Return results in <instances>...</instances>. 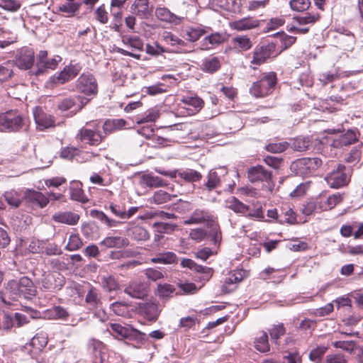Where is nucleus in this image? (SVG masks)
<instances>
[{
    "label": "nucleus",
    "instance_id": "nucleus-58",
    "mask_svg": "<svg viewBox=\"0 0 363 363\" xmlns=\"http://www.w3.org/2000/svg\"><path fill=\"white\" fill-rule=\"evenodd\" d=\"M359 133L357 130H348L340 138V144L342 145H350L358 140Z\"/></svg>",
    "mask_w": 363,
    "mask_h": 363
},
{
    "label": "nucleus",
    "instance_id": "nucleus-59",
    "mask_svg": "<svg viewBox=\"0 0 363 363\" xmlns=\"http://www.w3.org/2000/svg\"><path fill=\"white\" fill-rule=\"evenodd\" d=\"M162 38L167 44L171 46H184L186 44L184 40L171 32L164 31L162 35Z\"/></svg>",
    "mask_w": 363,
    "mask_h": 363
},
{
    "label": "nucleus",
    "instance_id": "nucleus-37",
    "mask_svg": "<svg viewBox=\"0 0 363 363\" xmlns=\"http://www.w3.org/2000/svg\"><path fill=\"white\" fill-rule=\"evenodd\" d=\"M177 177L179 176L182 179L187 182H197L202 179L200 172L192 169H177Z\"/></svg>",
    "mask_w": 363,
    "mask_h": 363
},
{
    "label": "nucleus",
    "instance_id": "nucleus-46",
    "mask_svg": "<svg viewBox=\"0 0 363 363\" xmlns=\"http://www.w3.org/2000/svg\"><path fill=\"white\" fill-rule=\"evenodd\" d=\"M223 36L216 33H213L210 35L206 36L201 44L202 50H209L213 48L214 45H218L223 42Z\"/></svg>",
    "mask_w": 363,
    "mask_h": 363
},
{
    "label": "nucleus",
    "instance_id": "nucleus-54",
    "mask_svg": "<svg viewBox=\"0 0 363 363\" xmlns=\"http://www.w3.org/2000/svg\"><path fill=\"white\" fill-rule=\"evenodd\" d=\"M61 60L62 57L59 55H55L52 58H48L38 69L37 74L43 73L47 69H55Z\"/></svg>",
    "mask_w": 363,
    "mask_h": 363
},
{
    "label": "nucleus",
    "instance_id": "nucleus-56",
    "mask_svg": "<svg viewBox=\"0 0 363 363\" xmlns=\"http://www.w3.org/2000/svg\"><path fill=\"white\" fill-rule=\"evenodd\" d=\"M328 347L326 346L320 345L317 346L315 348L313 349L309 354V359L315 363H320L323 359V357L328 351Z\"/></svg>",
    "mask_w": 363,
    "mask_h": 363
},
{
    "label": "nucleus",
    "instance_id": "nucleus-41",
    "mask_svg": "<svg viewBox=\"0 0 363 363\" xmlns=\"http://www.w3.org/2000/svg\"><path fill=\"white\" fill-rule=\"evenodd\" d=\"M275 35L276 39L274 40H277L278 45L280 44V50L278 49V50L280 51V52H281V50H286L291 47L296 42V37L286 35L284 32L277 33Z\"/></svg>",
    "mask_w": 363,
    "mask_h": 363
},
{
    "label": "nucleus",
    "instance_id": "nucleus-20",
    "mask_svg": "<svg viewBox=\"0 0 363 363\" xmlns=\"http://www.w3.org/2000/svg\"><path fill=\"white\" fill-rule=\"evenodd\" d=\"M62 279L63 277L60 274H58V277L55 278L52 274L44 273L38 280V284L41 288L48 291L60 289L64 284Z\"/></svg>",
    "mask_w": 363,
    "mask_h": 363
},
{
    "label": "nucleus",
    "instance_id": "nucleus-7",
    "mask_svg": "<svg viewBox=\"0 0 363 363\" xmlns=\"http://www.w3.org/2000/svg\"><path fill=\"white\" fill-rule=\"evenodd\" d=\"M87 350L92 358V363H116L111 359V353L100 340L92 338L87 342Z\"/></svg>",
    "mask_w": 363,
    "mask_h": 363
},
{
    "label": "nucleus",
    "instance_id": "nucleus-17",
    "mask_svg": "<svg viewBox=\"0 0 363 363\" xmlns=\"http://www.w3.org/2000/svg\"><path fill=\"white\" fill-rule=\"evenodd\" d=\"M33 113L37 128L39 130H43L46 128L55 126V121L54 117L45 112L42 107H35Z\"/></svg>",
    "mask_w": 363,
    "mask_h": 363
},
{
    "label": "nucleus",
    "instance_id": "nucleus-47",
    "mask_svg": "<svg viewBox=\"0 0 363 363\" xmlns=\"http://www.w3.org/2000/svg\"><path fill=\"white\" fill-rule=\"evenodd\" d=\"M227 207L235 213L245 215L249 211V206L240 202L235 197H232L227 201Z\"/></svg>",
    "mask_w": 363,
    "mask_h": 363
},
{
    "label": "nucleus",
    "instance_id": "nucleus-57",
    "mask_svg": "<svg viewBox=\"0 0 363 363\" xmlns=\"http://www.w3.org/2000/svg\"><path fill=\"white\" fill-rule=\"evenodd\" d=\"M145 184L149 187L157 188L167 185V182L161 177L147 174L143 177Z\"/></svg>",
    "mask_w": 363,
    "mask_h": 363
},
{
    "label": "nucleus",
    "instance_id": "nucleus-51",
    "mask_svg": "<svg viewBox=\"0 0 363 363\" xmlns=\"http://www.w3.org/2000/svg\"><path fill=\"white\" fill-rule=\"evenodd\" d=\"M160 111L157 108H152L147 110L143 116L138 118L137 123L145 124L149 122H155L160 117Z\"/></svg>",
    "mask_w": 363,
    "mask_h": 363
},
{
    "label": "nucleus",
    "instance_id": "nucleus-36",
    "mask_svg": "<svg viewBox=\"0 0 363 363\" xmlns=\"http://www.w3.org/2000/svg\"><path fill=\"white\" fill-rule=\"evenodd\" d=\"M128 240L126 238L120 236L106 237L101 242V245L107 247H124L128 245Z\"/></svg>",
    "mask_w": 363,
    "mask_h": 363
},
{
    "label": "nucleus",
    "instance_id": "nucleus-15",
    "mask_svg": "<svg viewBox=\"0 0 363 363\" xmlns=\"http://www.w3.org/2000/svg\"><path fill=\"white\" fill-rule=\"evenodd\" d=\"M207 223L208 225L214 222L213 216L207 209L196 208L184 220V225L201 224Z\"/></svg>",
    "mask_w": 363,
    "mask_h": 363
},
{
    "label": "nucleus",
    "instance_id": "nucleus-52",
    "mask_svg": "<svg viewBox=\"0 0 363 363\" xmlns=\"http://www.w3.org/2000/svg\"><path fill=\"white\" fill-rule=\"evenodd\" d=\"M205 30L199 27H191L184 30V38L190 42H196L204 33Z\"/></svg>",
    "mask_w": 363,
    "mask_h": 363
},
{
    "label": "nucleus",
    "instance_id": "nucleus-23",
    "mask_svg": "<svg viewBox=\"0 0 363 363\" xmlns=\"http://www.w3.org/2000/svg\"><path fill=\"white\" fill-rule=\"evenodd\" d=\"M211 6L215 9H223L237 13L240 10L241 0H212Z\"/></svg>",
    "mask_w": 363,
    "mask_h": 363
},
{
    "label": "nucleus",
    "instance_id": "nucleus-21",
    "mask_svg": "<svg viewBox=\"0 0 363 363\" xmlns=\"http://www.w3.org/2000/svg\"><path fill=\"white\" fill-rule=\"evenodd\" d=\"M247 176L251 182H269L272 178L271 172L262 165H257L249 169Z\"/></svg>",
    "mask_w": 363,
    "mask_h": 363
},
{
    "label": "nucleus",
    "instance_id": "nucleus-5",
    "mask_svg": "<svg viewBox=\"0 0 363 363\" xmlns=\"http://www.w3.org/2000/svg\"><path fill=\"white\" fill-rule=\"evenodd\" d=\"M322 160L318 157H303L294 161L290 169L297 176L308 177L322 165Z\"/></svg>",
    "mask_w": 363,
    "mask_h": 363
},
{
    "label": "nucleus",
    "instance_id": "nucleus-63",
    "mask_svg": "<svg viewBox=\"0 0 363 363\" xmlns=\"http://www.w3.org/2000/svg\"><path fill=\"white\" fill-rule=\"evenodd\" d=\"M289 5L293 11L302 12L310 7L311 1L310 0H291Z\"/></svg>",
    "mask_w": 363,
    "mask_h": 363
},
{
    "label": "nucleus",
    "instance_id": "nucleus-6",
    "mask_svg": "<svg viewBox=\"0 0 363 363\" xmlns=\"http://www.w3.org/2000/svg\"><path fill=\"white\" fill-rule=\"evenodd\" d=\"M77 139L79 141L89 145H98L105 138V135L99 128V123H87L86 127H84L79 130L77 135Z\"/></svg>",
    "mask_w": 363,
    "mask_h": 363
},
{
    "label": "nucleus",
    "instance_id": "nucleus-53",
    "mask_svg": "<svg viewBox=\"0 0 363 363\" xmlns=\"http://www.w3.org/2000/svg\"><path fill=\"white\" fill-rule=\"evenodd\" d=\"M62 253L61 248L54 242L43 240L42 254L48 256L60 255Z\"/></svg>",
    "mask_w": 363,
    "mask_h": 363
},
{
    "label": "nucleus",
    "instance_id": "nucleus-42",
    "mask_svg": "<svg viewBox=\"0 0 363 363\" xmlns=\"http://www.w3.org/2000/svg\"><path fill=\"white\" fill-rule=\"evenodd\" d=\"M90 215L92 218L97 219L109 228L116 227L120 223V222L108 217L104 212L98 210H91Z\"/></svg>",
    "mask_w": 363,
    "mask_h": 363
},
{
    "label": "nucleus",
    "instance_id": "nucleus-62",
    "mask_svg": "<svg viewBox=\"0 0 363 363\" xmlns=\"http://www.w3.org/2000/svg\"><path fill=\"white\" fill-rule=\"evenodd\" d=\"M153 228H155V230L160 234L162 233H172L175 228H177V225L169 223H158L155 222L152 225Z\"/></svg>",
    "mask_w": 363,
    "mask_h": 363
},
{
    "label": "nucleus",
    "instance_id": "nucleus-40",
    "mask_svg": "<svg viewBox=\"0 0 363 363\" xmlns=\"http://www.w3.org/2000/svg\"><path fill=\"white\" fill-rule=\"evenodd\" d=\"M289 147L294 151L304 152L309 149L311 141L308 137H298L291 139L289 142Z\"/></svg>",
    "mask_w": 363,
    "mask_h": 363
},
{
    "label": "nucleus",
    "instance_id": "nucleus-10",
    "mask_svg": "<svg viewBox=\"0 0 363 363\" xmlns=\"http://www.w3.org/2000/svg\"><path fill=\"white\" fill-rule=\"evenodd\" d=\"M82 69V65L79 63L66 65L60 72L52 76L49 82L52 86L64 84L76 77Z\"/></svg>",
    "mask_w": 363,
    "mask_h": 363
},
{
    "label": "nucleus",
    "instance_id": "nucleus-27",
    "mask_svg": "<svg viewBox=\"0 0 363 363\" xmlns=\"http://www.w3.org/2000/svg\"><path fill=\"white\" fill-rule=\"evenodd\" d=\"M252 46L250 39L247 35H238L230 40L231 49L238 51H247Z\"/></svg>",
    "mask_w": 363,
    "mask_h": 363
},
{
    "label": "nucleus",
    "instance_id": "nucleus-14",
    "mask_svg": "<svg viewBox=\"0 0 363 363\" xmlns=\"http://www.w3.org/2000/svg\"><path fill=\"white\" fill-rule=\"evenodd\" d=\"M108 330H112L113 333H115L121 337H134L140 341H143L145 340L146 335L145 333H141L138 330H135L130 326H123L118 323H110Z\"/></svg>",
    "mask_w": 363,
    "mask_h": 363
},
{
    "label": "nucleus",
    "instance_id": "nucleus-13",
    "mask_svg": "<svg viewBox=\"0 0 363 363\" xmlns=\"http://www.w3.org/2000/svg\"><path fill=\"white\" fill-rule=\"evenodd\" d=\"M35 62V52L32 48L24 47L18 50L16 55V65L21 69H29Z\"/></svg>",
    "mask_w": 363,
    "mask_h": 363
},
{
    "label": "nucleus",
    "instance_id": "nucleus-33",
    "mask_svg": "<svg viewBox=\"0 0 363 363\" xmlns=\"http://www.w3.org/2000/svg\"><path fill=\"white\" fill-rule=\"evenodd\" d=\"M3 197L7 203L14 208H18L23 201V196L20 192L14 189L6 191L4 193Z\"/></svg>",
    "mask_w": 363,
    "mask_h": 363
},
{
    "label": "nucleus",
    "instance_id": "nucleus-9",
    "mask_svg": "<svg viewBox=\"0 0 363 363\" xmlns=\"http://www.w3.org/2000/svg\"><path fill=\"white\" fill-rule=\"evenodd\" d=\"M325 179L331 188L339 189L347 186L350 181V171L345 165L339 164L336 169L328 174Z\"/></svg>",
    "mask_w": 363,
    "mask_h": 363
},
{
    "label": "nucleus",
    "instance_id": "nucleus-4",
    "mask_svg": "<svg viewBox=\"0 0 363 363\" xmlns=\"http://www.w3.org/2000/svg\"><path fill=\"white\" fill-rule=\"evenodd\" d=\"M277 82V79L275 72L266 73L259 80L252 84L250 88V92L257 98L264 97L272 93Z\"/></svg>",
    "mask_w": 363,
    "mask_h": 363
},
{
    "label": "nucleus",
    "instance_id": "nucleus-1",
    "mask_svg": "<svg viewBox=\"0 0 363 363\" xmlns=\"http://www.w3.org/2000/svg\"><path fill=\"white\" fill-rule=\"evenodd\" d=\"M277 40H272L267 43H263L257 45L252 52V59L250 61V67L255 69L256 66H259L264 63L268 58L274 57L280 53L278 50Z\"/></svg>",
    "mask_w": 363,
    "mask_h": 363
},
{
    "label": "nucleus",
    "instance_id": "nucleus-11",
    "mask_svg": "<svg viewBox=\"0 0 363 363\" xmlns=\"http://www.w3.org/2000/svg\"><path fill=\"white\" fill-rule=\"evenodd\" d=\"M228 169L225 167L211 169L203 184V189L207 191H212L221 186L222 183L226 180Z\"/></svg>",
    "mask_w": 363,
    "mask_h": 363
},
{
    "label": "nucleus",
    "instance_id": "nucleus-2",
    "mask_svg": "<svg viewBox=\"0 0 363 363\" xmlns=\"http://www.w3.org/2000/svg\"><path fill=\"white\" fill-rule=\"evenodd\" d=\"M190 238L196 242H200L207 238L215 246L218 247L222 240V233L218 223H212L209 225V230L196 228L191 229L189 233Z\"/></svg>",
    "mask_w": 363,
    "mask_h": 363
},
{
    "label": "nucleus",
    "instance_id": "nucleus-12",
    "mask_svg": "<svg viewBox=\"0 0 363 363\" xmlns=\"http://www.w3.org/2000/svg\"><path fill=\"white\" fill-rule=\"evenodd\" d=\"M89 101V99L83 98L80 96L69 97L59 101L57 107L62 112L69 111L72 115H74L79 111Z\"/></svg>",
    "mask_w": 363,
    "mask_h": 363
},
{
    "label": "nucleus",
    "instance_id": "nucleus-48",
    "mask_svg": "<svg viewBox=\"0 0 363 363\" xmlns=\"http://www.w3.org/2000/svg\"><path fill=\"white\" fill-rule=\"evenodd\" d=\"M129 235L132 239L138 241H145L150 238L147 230L145 228L139 225L134 226L130 229Z\"/></svg>",
    "mask_w": 363,
    "mask_h": 363
},
{
    "label": "nucleus",
    "instance_id": "nucleus-44",
    "mask_svg": "<svg viewBox=\"0 0 363 363\" xmlns=\"http://www.w3.org/2000/svg\"><path fill=\"white\" fill-rule=\"evenodd\" d=\"M82 3L79 1H67L58 7V11L67 13V16H73L79 11Z\"/></svg>",
    "mask_w": 363,
    "mask_h": 363
},
{
    "label": "nucleus",
    "instance_id": "nucleus-28",
    "mask_svg": "<svg viewBox=\"0 0 363 363\" xmlns=\"http://www.w3.org/2000/svg\"><path fill=\"white\" fill-rule=\"evenodd\" d=\"M155 16L161 21L171 23L175 25L179 24L180 22V18L166 7L157 8L155 10Z\"/></svg>",
    "mask_w": 363,
    "mask_h": 363
},
{
    "label": "nucleus",
    "instance_id": "nucleus-26",
    "mask_svg": "<svg viewBox=\"0 0 363 363\" xmlns=\"http://www.w3.org/2000/svg\"><path fill=\"white\" fill-rule=\"evenodd\" d=\"M18 281L23 298L30 299L35 295L36 289L31 279L23 277Z\"/></svg>",
    "mask_w": 363,
    "mask_h": 363
},
{
    "label": "nucleus",
    "instance_id": "nucleus-39",
    "mask_svg": "<svg viewBox=\"0 0 363 363\" xmlns=\"http://www.w3.org/2000/svg\"><path fill=\"white\" fill-rule=\"evenodd\" d=\"M85 301L93 308H100L102 306L101 294L99 290L94 287H91L89 290L85 298Z\"/></svg>",
    "mask_w": 363,
    "mask_h": 363
},
{
    "label": "nucleus",
    "instance_id": "nucleus-38",
    "mask_svg": "<svg viewBox=\"0 0 363 363\" xmlns=\"http://www.w3.org/2000/svg\"><path fill=\"white\" fill-rule=\"evenodd\" d=\"M255 347L260 352H267L269 351V337L267 333L260 331L257 334L254 341Z\"/></svg>",
    "mask_w": 363,
    "mask_h": 363
},
{
    "label": "nucleus",
    "instance_id": "nucleus-25",
    "mask_svg": "<svg viewBox=\"0 0 363 363\" xmlns=\"http://www.w3.org/2000/svg\"><path fill=\"white\" fill-rule=\"evenodd\" d=\"M259 22L253 18H243L230 23V27L238 31L250 30L258 27Z\"/></svg>",
    "mask_w": 363,
    "mask_h": 363
},
{
    "label": "nucleus",
    "instance_id": "nucleus-34",
    "mask_svg": "<svg viewBox=\"0 0 363 363\" xmlns=\"http://www.w3.org/2000/svg\"><path fill=\"white\" fill-rule=\"evenodd\" d=\"M322 211H325L323 201L316 199L315 200L309 201L303 205L301 212L303 215L308 216Z\"/></svg>",
    "mask_w": 363,
    "mask_h": 363
},
{
    "label": "nucleus",
    "instance_id": "nucleus-24",
    "mask_svg": "<svg viewBox=\"0 0 363 363\" xmlns=\"http://www.w3.org/2000/svg\"><path fill=\"white\" fill-rule=\"evenodd\" d=\"M147 286L140 281H132L125 288L124 292L132 298L143 299L147 296Z\"/></svg>",
    "mask_w": 363,
    "mask_h": 363
},
{
    "label": "nucleus",
    "instance_id": "nucleus-49",
    "mask_svg": "<svg viewBox=\"0 0 363 363\" xmlns=\"http://www.w3.org/2000/svg\"><path fill=\"white\" fill-rule=\"evenodd\" d=\"M101 284L103 289L108 292L116 291L119 289V284L114 277L103 276L101 278Z\"/></svg>",
    "mask_w": 363,
    "mask_h": 363
},
{
    "label": "nucleus",
    "instance_id": "nucleus-30",
    "mask_svg": "<svg viewBox=\"0 0 363 363\" xmlns=\"http://www.w3.org/2000/svg\"><path fill=\"white\" fill-rule=\"evenodd\" d=\"M150 262L154 264H172L177 262V257L173 252H163L156 254L150 259Z\"/></svg>",
    "mask_w": 363,
    "mask_h": 363
},
{
    "label": "nucleus",
    "instance_id": "nucleus-3",
    "mask_svg": "<svg viewBox=\"0 0 363 363\" xmlns=\"http://www.w3.org/2000/svg\"><path fill=\"white\" fill-rule=\"evenodd\" d=\"M28 120L18 112L9 111L0 115V132H14L27 126Z\"/></svg>",
    "mask_w": 363,
    "mask_h": 363
},
{
    "label": "nucleus",
    "instance_id": "nucleus-55",
    "mask_svg": "<svg viewBox=\"0 0 363 363\" xmlns=\"http://www.w3.org/2000/svg\"><path fill=\"white\" fill-rule=\"evenodd\" d=\"M332 344L334 347L342 349V350L350 353H352L357 346L355 341L348 340L345 338H342L338 341H335Z\"/></svg>",
    "mask_w": 363,
    "mask_h": 363
},
{
    "label": "nucleus",
    "instance_id": "nucleus-18",
    "mask_svg": "<svg viewBox=\"0 0 363 363\" xmlns=\"http://www.w3.org/2000/svg\"><path fill=\"white\" fill-rule=\"evenodd\" d=\"M153 7L149 0H135L130 8L131 14L141 19L148 18L152 13Z\"/></svg>",
    "mask_w": 363,
    "mask_h": 363
},
{
    "label": "nucleus",
    "instance_id": "nucleus-8",
    "mask_svg": "<svg viewBox=\"0 0 363 363\" xmlns=\"http://www.w3.org/2000/svg\"><path fill=\"white\" fill-rule=\"evenodd\" d=\"M74 91L86 96H94L98 93V84L94 76L89 72L82 73L74 82Z\"/></svg>",
    "mask_w": 363,
    "mask_h": 363
},
{
    "label": "nucleus",
    "instance_id": "nucleus-31",
    "mask_svg": "<svg viewBox=\"0 0 363 363\" xmlns=\"http://www.w3.org/2000/svg\"><path fill=\"white\" fill-rule=\"evenodd\" d=\"M181 101L187 106L186 108L190 109L191 114L198 112L203 106V101L196 96H183Z\"/></svg>",
    "mask_w": 363,
    "mask_h": 363
},
{
    "label": "nucleus",
    "instance_id": "nucleus-19",
    "mask_svg": "<svg viewBox=\"0 0 363 363\" xmlns=\"http://www.w3.org/2000/svg\"><path fill=\"white\" fill-rule=\"evenodd\" d=\"M268 331L270 335L272 342L277 345L279 347V349L281 350H286V347H285V345L293 343V340L291 337H286L285 339L284 344L281 343V341L279 340V338L286 333V329L282 323L273 325Z\"/></svg>",
    "mask_w": 363,
    "mask_h": 363
},
{
    "label": "nucleus",
    "instance_id": "nucleus-43",
    "mask_svg": "<svg viewBox=\"0 0 363 363\" xmlns=\"http://www.w3.org/2000/svg\"><path fill=\"white\" fill-rule=\"evenodd\" d=\"M27 199L29 201L38 205L40 208L45 207L48 203V198L43 193L30 191L27 194Z\"/></svg>",
    "mask_w": 363,
    "mask_h": 363
},
{
    "label": "nucleus",
    "instance_id": "nucleus-35",
    "mask_svg": "<svg viewBox=\"0 0 363 363\" xmlns=\"http://www.w3.org/2000/svg\"><path fill=\"white\" fill-rule=\"evenodd\" d=\"M220 65L218 57L211 56L203 60L201 69L205 72L213 73L220 69Z\"/></svg>",
    "mask_w": 363,
    "mask_h": 363
},
{
    "label": "nucleus",
    "instance_id": "nucleus-16",
    "mask_svg": "<svg viewBox=\"0 0 363 363\" xmlns=\"http://www.w3.org/2000/svg\"><path fill=\"white\" fill-rule=\"evenodd\" d=\"M18 281L11 280L8 283L5 291L0 294V299L6 305H11L12 301L23 298Z\"/></svg>",
    "mask_w": 363,
    "mask_h": 363
},
{
    "label": "nucleus",
    "instance_id": "nucleus-45",
    "mask_svg": "<svg viewBox=\"0 0 363 363\" xmlns=\"http://www.w3.org/2000/svg\"><path fill=\"white\" fill-rule=\"evenodd\" d=\"M143 313L146 319L153 321L158 318L160 310L156 303H147L143 308Z\"/></svg>",
    "mask_w": 363,
    "mask_h": 363
},
{
    "label": "nucleus",
    "instance_id": "nucleus-64",
    "mask_svg": "<svg viewBox=\"0 0 363 363\" xmlns=\"http://www.w3.org/2000/svg\"><path fill=\"white\" fill-rule=\"evenodd\" d=\"M145 52L147 54L152 56H158L164 52H168V50L155 42L153 45L147 44L145 46Z\"/></svg>",
    "mask_w": 363,
    "mask_h": 363
},
{
    "label": "nucleus",
    "instance_id": "nucleus-61",
    "mask_svg": "<svg viewBox=\"0 0 363 363\" xmlns=\"http://www.w3.org/2000/svg\"><path fill=\"white\" fill-rule=\"evenodd\" d=\"M175 196L176 195H171L163 190H159L155 192L152 200L156 204H163L169 201L172 197Z\"/></svg>",
    "mask_w": 363,
    "mask_h": 363
},
{
    "label": "nucleus",
    "instance_id": "nucleus-22",
    "mask_svg": "<svg viewBox=\"0 0 363 363\" xmlns=\"http://www.w3.org/2000/svg\"><path fill=\"white\" fill-rule=\"evenodd\" d=\"M79 215L72 211H60L55 213L52 216V219L59 223H63L68 225H77L79 220Z\"/></svg>",
    "mask_w": 363,
    "mask_h": 363
},
{
    "label": "nucleus",
    "instance_id": "nucleus-50",
    "mask_svg": "<svg viewBox=\"0 0 363 363\" xmlns=\"http://www.w3.org/2000/svg\"><path fill=\"white\" fill-rule=\"evenodd\" d=\"M122 42L124 45H128L133 49L143 50V42L140 38L136 35H124L122 37Z\"/></svg>",
    "mask_w": 363,
    "mask_h": 363
},
{
    "label": "nucleus",
    "instance_id": "nucleus-60",
    "mask_svg": "<svg viewBox=\"0 0 363 363\" xmlns=\"http://www.w3.org/2000/svg\"><path fill=\"white\" fill-rule=\"evenodd\" d=\"M289 147V142L270 143L266 146V150L272 153H281Z\"/></svg>",
    "mask_w": 363,
    "mask_h": 363
},
{
    "label": "nucleus",
    "instance_id": "nucleus-32",
    "mask_svg": "<svg viewBox=\"0 0 363 363\" xmlns=\"http://www.w3.org/2000/svg\"><path fill=\"white\" fill-rule=\"evenodd\" d=\"M46 315L50 319L66 321L68 320L70 313L67 308L61 306H55L48 309Z\"/></svg>",
    "mask_w": 363,
    "mask_h": 363
},
{
    "label": "nucleus",
    "instance_id": "nucleus-29",
    "mask_svg": "<svg viewBox=\"0 0 363 363\" xmlns=\"http://www.w3.org/2000/svg\"><path fill=\"white\" fill-rule=\"evenodd\" d=\"M70 198L72 200L82 202L83 203L88 201L82 189V184L79 181H72L70 183Z\"/></svg>",
    "mask_w": 363,
    "mask_h": 363
}]
</instances>
